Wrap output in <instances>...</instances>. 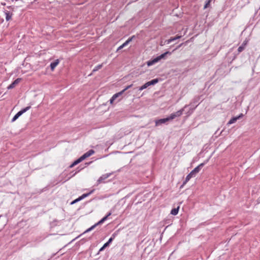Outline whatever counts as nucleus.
<instances>
[{"label":"nucleus","instance_id":"obj_22","mask_svg":"<svg viewBox=\"0 0 260 260\" xmlns=\"http://www.w3.org/2000/svg\"><path fill=\"white\" fill-rule=\"evenodd\" d=\"M31 108V106L29 105L28 106H27L25 108H24L23 109H22L20 111H19V112L20 113V114L21 115H22L23 113H24L25 112H26V111H27L28 110H29Z\"/></svg>","mask_w":260,"mask_h":260},{"label":"nucleus","instance_id":"obj_4","mask_svg":"<svg viewBox=\"0 0 260 260\" xmlns=\"http://www.w3.org/2000/svg\"><path fill=\"white\" fill-rule=\"evenodd\" d=\"M198 101H194L193 102H191L189 105H186L187 106V108H189V110L187 112V113L188 114H190L192 113L193 111L197 108L199 104H197Z\"/></svg>","mask_w":260,"mask_h":260},{"label":"nucleus","instance_id":"obj_23","mask_svg":"<svg viewBox=\"0 0 260 260\" xmlns=\"http://www.w3.org/2000/svg\"><path fill=\"white\" fill-rule=\"evenodd\" d=\"M21 115H22L19 112H18L13 117L11 122H13L16 121Z\"/></svg>","mask_w":260,"mask_h":260},{"label":"nucleus","instance_id":"obj_35","mask_svg":"<svg viewBox=\"0 0 260 260\" xmlns=\"http://www.w3.org/2000/svg\"><path fill=\"white\" fill-rule=\"evenodd\" d=\"M1 5L5 6L6 5V3H1Z\"/></svg>","mask_w":260,"mask_h":260},{"label":"nucleus","instance_id":"obj_10","mask_svg":"<svg viewBox=\"0 0 260 260\" xmlns=\"http://www.w3.org/2000/svg\"><path fill=\"white\" fill-rule=\"evenodd\" d=\"M168 121H169V118L168 117L166 118H161V119H158V120H157L155 121V125L157 126L160 124L165 123L166 122H167Z\"/></svg>","mask_w":260,"mask_h":260},{"label":"nucleus","instance_id":"obj_24","mask_svg":"<svg viewBox=\"0 0 260 260\" xmlns=\"http://www.w3.org/2000/svg\"><path fill=\"white\" fill-rule=\"evenodd\" d=\"M109 245L107 243H105L103 245V246H102V247L100 249V250H99V252H98V253H97V254H99L100 253V252L103 251V250H104V249H105L106 248H107V247H109Z\"/></svg>","mask_w":260,"mask_h":260},{"label":"nucleus","instance_id":"obj_37","mask_svg":"<svg viewBox=\"0 0 260 260\" xmlns=\"http://www.w3.org/2000/svg\"><path fill=\"white\" fill-rule=\"evenodd\" d=\"M2 216V215H0V218H1Z\"/></svg>","mask_w":260,"mask_h":260},{"label":"nucleus","instance_id":"obj_34","mask_svg":"<svg viewBox=\"0 0 260 260\" xmlns=\"http://www.w3.org/2000/svg\"><path fill=\"white\" fill-rule=\"evenodd\" d=\"M257 202L258 204L260 203V197L257 199Z\"/></svg>","mask_w":260,"mask_h":260},{"label":"nucleus","instance_id":"obj_26","mask_svg":"<svg viewBox=\"0 0 260 260\" xmlns=\"http://www.w3.org/2000/svg\"><path fill=\"white\" fill-rule=\"evenodd\" d=\"M103 65L102 64H99L96 66H95L94 69H93L92 70V72H95L97 71H98L99 70H100V69H101V68L102 67Z\"/></svg>","mask_w":260,"mask_h":260},{"label":"nucleus","instance_id":"obj_32","mask_svg":"<svg viewBox=\"0 0 260 260\" xmlns=\"http://www.w3.org/2000/svg\"><path fill=\"white\" fill-rule=\"evenodd\" d=\"M115 99H110V100H109L110 104H112Z\"/></svg>","mask_w":260,"mask_h":260},{"label":"nucleus","instance_id":"obj_20","mask_svg":"<svg viewBox=\"0 0 260 260\" xmlns=\"http://www.w3.org/2000/svg\"><path fill=\"white\" fill-rule=\"evenodd\" d=\"M94 191V189H92L91 190H90V191H89V192L88 193H84L82 195H81V196L79 197L80 198V199L81 200H83V199L85 198L86 197H87L88 196H89L90 194L92 193Z\"/></svg>","mask_w":260,"mask_h":260},{"label":"nucleus","instance_id":"obj_16","mask_svg":"<svg viewBox=\"0 0 260 260\" xmlns=\"http://www.w3.org/2000/svg\"><path fill=\"white\" fill-rule=\"evenodd\" d=\"M187 108V106H185L183 108L181 109L180 110H178L176 112H174V114L176 115V117L180 116L183 114V111H185V110Z\"/></svg>","mask_w":260,"mask_h":260},{"label":"nucleus","instance_id":"obj_5","mask_svg":"<svg viewBox=\"0 0 260 260\" xmlns=\"http://www.w3.org/2000/svg\"><path fill=\"white\" fill-rule=\"evenodd\" d=\"M112 173H107L106 174H104L101 176L97 180L96 185H98L99 184L101 183H105V180L108 178L109 176L112 175Z\"/></svg>","mask_w":260,"mask_h":260},{"label":"nucleus","instance_id":"obj_33","mask_svg":"<svg viewBox=\"0 0 260 260\" xmlns=\"http://www.w3.org/2000/svg\"><path fill=\"white\" fill-rule=\"evenodd\" d=\"M181 45H182V44H180V45H179V46H177V47H176V48L174 50H174H177V49H179V48L181 46Z\"/></svg>","mask_w":260,"mask_h":260},{"label":"nucleus","instance_id":"obj_12","mask_svg":"<svg viewBox=\"0 0 260 260\" xmlns=\"http://www.w3.org/2000/svg\"><path fill=\"white\" fill-rule=\"evenodd\" d=\"M132 86V85H130L127 86L126 87H125L124 89H123L121 91L118 92L117 93H116L115 94L113 95V96L111 98H118V97H119L120 95H121L125 91V90H126V89L129 88Z\"/></svg>","mask_w":260,"mask_h":260},{"label":"nucleus","instance_id":"obj_6","mask_svg":"<svg viewBox=\"0 0 260 260\" xmlns=\"http://www.w3.org/2000/svg\"><path fill=\"white\" fill-rule=\"evenodd\" d=\"M134 38H135V36L134 35L129 38L124 43L117 48V51H118L119 50L127 46Z\"/></svg>","mask_w":260,"mask_h":260},{"label":"nucleus","instance_id":"obj_1","mask_svg":"<svg viewBox=\"0 0 260 260\" xmlns=\"http://www.w3.org/2000/svg\"><path fill=\"white\" fill-rule=\"evenodd\" d=\"M208 161V160H205L204 162L200 164L199 166L196 167L193 170H192L186 177L185 180L183 182V185L185 184L192 177H195L196 175L198 173L201 169L205 166V165Z\"/></svg>","mask_w":260,"mask_h":260},{"label":"nucleus","instance_id":"obj_21","mask_svg":"<svg viewBox=\"0 0 260 260\" xmlns=\"http://www.w3.org/2000/svg\"><path fill=\"white\" fill-rule=\"evenodd\" d=\"M179 208V206H178L177 208H174L172 209L171 211V214L173 215H176L177 214H178Z\"/></svg>","mask_w":260,"mask_h":260},{"label":"nucleus","instance_id":"obj_11","mask_svg":"<svg viewBox=\"0 0 260 260\" xmlns=\"http://www.w3.org/2000/svg\"><path fill=\"white\" fill-rule=\"evenodd\" d=\"M247 43H248V40H245L243 41V42L242 43L241 45L238 48V53L241 52L245 49V47L247 45Z\"/></svg>","mask_w":260,"mask_h":260},{"label":"nucleus","instance_id":"obj_18","mask_svg":"<svg viewBox=\"0 0 260 260\" xmlns=\"http://www.w3.org/2000/svg\"><path fill=\"white\" fill-rule=\"evenodd\" d=\"M157 62H158V60L156 57L155 58L147 61V64L148 67H150Z\"/></svg>","mask_w":260,"mask_h":260},{"label":"nucleus","instance_id":"obj_28","mask_svg":"<svg viewBox=\"0 0 260 260\" xmlns=\"http://www.w3.org/2000/svg\"><path fill=\"white\" fill-rule=\"evenodd\" d=\"M83 169V167L81 168L80 166L78 167L77 168V171L75 173H74L72 175V177H73L77 173L79 172L81 170H82Z\"/></svg>","mask_w":260,"mask_h":260},{"label":"nucleus","instance_id":"obj_15","mask_svg":"<svg viewBox=\"0 0 260 260\" xmlns=\"http://www.w3.org/2000/svg\"><path fill=\"white\" fill-rule=\"evenodd\" d=\"M4 13L6 15V20L7 21H9L11 18H12V16L13 15V13L7 11V10H5L4 11Z\"/></svg>","mask_w":260,"mask_h":260},{"label":"nucleus","instance_id":"obj_29","mask_svg":"<svg viewBox=\"0 0 260 260\" xmlns=\"http://www.w3.org/2000/svg\"><path fill=\"white\" fill-rule=\"evenodd\" d=\"M80 201H81V200L80 199V198L78 197L77 199H76L73 200L72 202H71L70 204L71 205H73V204H75V203H76L78 202H79Z\"/></svg>","mask_w":260,"mask_h":260},{"label":"nucleus","instance_id":"obj_27","mask_svg":"<svg viewBox=\"0 0 260 260\" xmlns=\"http://www.w3.org/2000/svg\"><path fill=\"white\" fill-rule=\"evenodd\" d=\"M168 117L169 118V121H170L176 118V116L174 113H173Z\"/></svg>","mask_w":260,"mask_h":260},{"label":"nucleus","instance_id":"obj_19","mask_svg":"<svg viewBox=\"0 0 260 260\" xmlns=\"http://www.w3.org/2000/svg\"><path fill=\"white\" fill-rule=\"evenodd\" d=\"M58 63H59L58 59H56L55 61L51 62V63L50 64L51 70L52 71H53L54 69L55 68V67L58 64Z\"/></svg>","mask_w":260,"mask_h":260},{"label":"nucleus","instance_id":"obj_14","mask_svg":"<svg viewBox=\"0 0 260 260\" xmlns=\"http://www.w3.org/2000/svg\"><path fill=\"white\" fill-rule=\"evenodd\" d=\"M83 160L81 156H80L79 158H78V159H77L76 160L74 161L69 166V168H73L74 166H75L76 165H78V164H79L80 162H81Z\"/></svg>","mask_w":260,"mask_h":260},{"label":"nucleus","instance_id":"obj_9","mask_svg":"<svg viewBox=\"0 0 260 260\" xmlns=\"http://www.w3.org/2000/svg\"><path fill=\"white\" fill-rule=\"evenodd\" d=\"M21 80V78H17L10 85L8 86V89H12L15 87L16 85H17Z\"/></svg>","mask_w":260,"mask_h":260},{"label":"nucleus","instance_id":"obj_30","mask_svg":"<svg viewBox=\"0 0 260 260\" xmlns=\"http://www.w3.org/2000/svg\"><path fill=\"white\" fill-rule=\"evenodd\" d=\"M120 231V229H118V230H117L116 231H115L112 235V237H113V238L114 239L115 237L118 235V233Z\"/></svg>","mask_w":260,"mask_h":260},{"label":"nucleus","instance_id":"obj_2","mask_svg":"<svg viewBox=\"0 0 260 260\" xmlns=\"http://www.w3.org/2000/svg\"><path fill=\"white\" fill-rule=\"evenodd\" d=\"M112 214L111 212H109L107 213V214L104 216L103 218H102L100 221H99L97 223L91 226L90 228L87 229L84 232H83L82 234H81L78 237H80L83 235L84 234L89 232L94 229L96 226H97L99 225H101L103 224L108 218L109 216H110Z\"/></svg>","mask_w":260,"mask_h":260},{"label":"nucleus","instance_id":"obj_3","mask_svg":"<svg viewBox=\"0 0 260 260\" xmlns=\"http://www.w3.org/2000/svg\"><path fill=\"white\" fill-rule=\"evenodd\" d=\"M158 81H159V80L157 78L153 79L145 83L144 85H143L142 86H141L140 87L139 89L142 90L144 89L147 88L149 86L154 85L155 84H156L157 83H158Z\"/></svg>","mask_w":260,"mask_h":260},{"label":"nucleus","instance_id":"obj_7","mask_svg":"<svg viewBox=\"0 0 260 260\" xmlns=\"http://www.w3.org/2000/svg\"><path fill=\"white\" fill-rule=\"evenodd\" d=\"M243 114L241 113L237 116L233 117L228 122L227 124L230 125L233 124L237 121V120L243 117Z\"/></svg>","mask_w":260,"mask_h":260},{"label":"nucleus","instance_id":"obj_25","mask_svg":"<svg viewBox=\"0 0 260 260\" xmlns=\"http://www.w3.org/2000/svg\"><path fill=\"white\" fill-rule=\"evenodd\" d=\"M212 0H206L205 2V4L204 7V9H207V8L209 7L210 5V3L211 2Z\"/></svg>","mask_w":260,"mask_h":260},{"label":"nucleus","instance_id":"obj_36","mask_svg":"<svg viewBox=\"0 0 260 260\" xmlns=\"http://www.w3.org/2000/svg\"><path fill=\"white\" fill-rule=\"evenodd\" d=\"M7 8H8V9H10V8H11V6H8V7H7Z\"/></svg>","mask_w":260,"mask_h":260},{"label":"nucleus","instance_id":"obj_13","mask_svg":"<svg viewBox=\"0 0 260 260\" xmlns=\"http://www.w3.org/2000/svg\"><path fill=\"white\" fill-rule=\"evenodd\" d=\"M181 37V36H177L175 37H171L170 39H168V40H167L165 41V43L166 44H170L171 42L177 40V39H180V38Z\"/></svg>","mask_w":260,"mask_h":260},{"label":"nucleus","instance_id":"obj_8","mask_svg":"<svg viewBox=\"0 0 260 260\" xmlns=\"http://www.w3.org/2000/svg\"><path fill=\"white\" fill-rule=\"evenodd\" d=\"M95 152V151L93 150V149H90L89 150H88L87 152H86V153H85L84 154H83L82 156H81V157L83 159V160H84L85 159H86V158L90 156L91 155H92L93 154H94Z\"/></svg>","mask_w":260,"mask_h":260},{"label":"nucleus","instance_id":"obj_31","mask_svg":"<svg viewBox=\"0 0 260 260\" xmlns=\"http://www.w3.org/2000/svg\"><path fill=\"white\" fill-rule=\"evenodd\" d=\"M113 240H114L113 237H111V238H109V239L106 243L110 246V244L112 242Z\"/></svg>","mask_w":260,"mask_h":260},{"label":"nucleus","instance_id":"obj_17","mask_svg":"<svg viewBox=\"0 0 260 260\" xmlns=\"http://www.w3.org/2000/svg\"><path fill=\"white\" fill-rule=\"evenodd\" d=\"M171 52H169V51H166V52L160 54V55L156 57L157 59H158V61L159 60H160L161 59H163V58H165V56L167 55V54H169V55H171Z\"/></svg>","mask_w":260,"mask_h":260}]
</instances>
